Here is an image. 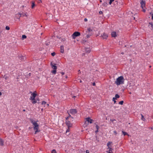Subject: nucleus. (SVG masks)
<instances>
[{
  "label": "nucleus",
  "instance_id": "1",
  "mask_svg": "<svg viewBox=\"0 0 153 153\" xmlns=\"http://www.w3.org/2000/svg\"><path fill=\"white\" fill-rule=\"evenodd\" d=\"M124 79L123 76H121L117 79L116 81H115V83L117 85H118L124 84Z\"/></svg>",
  "mask_w": 153,
  "mask_h": 153
},
{
  "label": "nucleus",
  "instance_id": "2",
  "mask_svg": "<svg viewBox=\"0 0 153 153\" xmlns=\"http://www.w3.org/2000/svg\"><path fill=\"white\" fill-rule=\"evenodd\" d=\"M37 95V94L34 93H33L31 95L30 97V100L33 101L32 103L34 104L36 102V101L35 100V98Z\"/></svg>",
  "mask_w": 153,
  "mask_h": 153
},
{
  "label": "nucleus",
  "instance_id": "3",
  "mask_svg": "<svg viewBox=\"0 0 153 153\" xmlns=\"http://www.w3.org/2000/svg\"><path fill=\"white\" fill-rule=\"evenodd\" d=\"M80 35V32L76 31L72 34V37L73 39H75L76 37L79 36Z\"/></svg>",
  "mask_w": 153,
  "mask_h": 153
},
{
  "label": "nucleus",
  "instance_id": "4",
  "mask_svg": "<svg viewBox=\"0 0 153 153\" xmlns=\"http://www.w3.org/2000/svg\"><path fill=\"white\" fill-rule=\"evenodd\" d=\"M65 124L67 126L68 128H71L72 126V124H71L70 122L69 121H66Z\"/></svg>",
  "mask_w": 153,
  "mask_h": 153
},
{
  "label": "nucleus",
  "instance_id": "5",
  "mask_svg": "<svg viewBox=\"0 0 153 153\" xmlns=\"http://www.w3.org/2000/svg\"><path fill=\"white\" fill-rule=\"evenodd\" d=\"M140 3L141 4V7L142 9H143V8H144L145 7L146 5V2L145 1H143V0H141V1L140 2Z\"/></svg>",
  "mask_w": 153,
  "mask_h": 153
},
{
  "label": "nucleus",
  "instance_id": "6",
  "mask_svg": "<svg viewBox=\"0 0 153 153\" xmlns=\"http://www.w3.org/2000/svg\"><path fill=\"white\" fill-rule=\"evenodd\" d=\"M77 112L76 109H71L70 110L69 112L72 114H75Z\"/></svg>",
  "mask_w": 153,
  "mask_h": 153
},
{
  "label": "nucleus",
  "instance_id": "7",
  "mask_svg": "<svg viewBox=\"0 0 153 153\" xmlns=\"http://www.w3.org/2000/svg\"><path fill=\"white\" fill-rule=\"evenodd\" d=\"M39 125L36 126H34L33 128V129L34 130H36L35 132V134H36L37 132H39L40 131L39 130Z\"/></svg>",
  "mask_w": 153,
  "mask_h": 153
},
{
  "label": "nucleus",
  "instance_id": "8",
  "mask_svg": "<svg viewBox=\"0 0 153 153\" xmlns=\"http://www.w3.org/2000/svg\"><path fill=\"white\" fill-rule=\"evenodd\" d=\"M101 36L102 37L103 39H106L108 37V34L105 33H104L103 35H101Z\"/></svg>",
  "mask_w": 153,
  "mask_h": 153
},
{
  "label": "nucleus",
  "instance_id": "9",
  "mask_svg": "<svg viewBox=\"0 0 153 153\" xmlns=\"http://www.w3.org/2000/svg\"><path fill=\"white\" fill-rule=\"evenodd\" d=\"M86 120L88 122L90 123H93V120L92 119H90L89 117H88L86 118Z\"/></svg>",
  "mask_w": 153,
  "mask_h": 153
},
{
  "label": "nucleus",
  "instance_id": "10",
  "mask_svg": "<svg viewBox=\"0 0 153 153\" xmlns=\"http://www.w3.org/2000/svg\"><path fill=\"white\" fill-rule=\"evenodd\" d=\"M111 36L114 37H115L117 36V33L116 32L113 31L111 33Z\"/></svg>",
  "mask_w": 153,
  "mask_h": 153
},
{
  "label": "nucleus",
  "instance_id": "11",
  "mask_svg": "<svg viewBox=\"0 0 153 153\" xmlns=\"http://www.w3.org/2000/svg\"><path fill=\"white\" fill-rule=\"evenodd\" d=\"M60 52L62 53H63L64 52V46L62 45L60 46Z\"/></svg>",
  "mask_w": 153,
  "mask_h": 153
},
{
  "label": "nucleus",
  "instance_id": "12",
  "mask_svg": "<svg viewBox=\"0 0 153 153\" xmlns=\"http://www.w3.org/2000/svg\"><path fill=\"white\" fill-rule=\"evenodd\" d=\"M0 145L3 146L4 145V141L3 140L0 138Z\"/></svg>",
  "mask_w": 153,
  "mask_h": 153
},
{
  "label": "nucleus",
  "instance_id": "13",
  "mask_svg": "<svg viewBox=\"0 0 153 153\" xmlns=\"http://www.w3.org/2000/svg\"><path fill=\"white\" fill-rule=\"evenodd\" d=\"M120 96L118 94H116L115 95V97H113V100H116L117 98H118Z\"/></svg>",
  "mask_w": 153,
  "mask_h": 153
},
{
  "label": "nucleus",
  "instance_id": "14",
  "mask_svg": "<svg viewBox=\"0 0 153 153\" xmlns=\"http://www.w3.org/2000/svg\"><path fill=\"white\" fill-rule=\"evenodd\" d=\"M51 65H52V68L54 70H56L57 67L55 65V64L54 65H53L51 64Z\"/></svg>",
  "mask_w": 153,
  "mask_h": 153
},
{
  "label": "nucleus",
  "instance_id": "15",
  "mask_svg": "<svg viewBox=\"0 0 153 153\" xmlns=\"http://www.w3.org/2000/svg\"><path fill=\"white\" fill-rule=\"evenodd\" d=\"M85 51L86 52L89 53L90 52L91 50L89 48H86L85 49Z\"/></svg>",
  "mask_w": 153,
  "mask_h": 153
},
{
  "label": "nucleus",
  "instance_id": "16",
  "mask_svg": "<svg viewBox=\"0 0 153 153\" xmlns=\"http://www.w3.org/2000/svg\"><path fill=\"white\" fill-rule=\"evenodd\" d=\"M30 122L33 125L34 124L36 123V122L34 121L32 119H30Z\"/></svg>",
  "mask_w": 153,
  "mask_h": 153
},
{
  "label": "nucleus",
  "instance_id": "17",
  "mask_svg": "<svg viewBox=\"0 0 153 153\" xmlns=\"http://www.w3.org/2000/svg\"><path fill=\"white\" fill-rule=\"evenodd\" d=\"M35 6V3L33 2H32L31 8H33Z\"/></svg>",
  "mask_w": 153,
  "mask_h": 153
},
{
  "label": "nucleus",
  "instance_id": "18",
  "mask_svg": "<svg viewBox=\"0 0 153 153\" xmlns=\"http://www.w3.org/2000/svg\"><path fill=\"white\" fill-rule=\"evenodd\" d=\"M109 150H108V153H111L112 152V151L113 150V149H112L111 148H109Z\"/></svg>",
  "mask_w": 153,
  "mask_h": 153
},
{
  "label": "nucleus",
  "instance_id": "19",
  "mask_svg": "<svg viewBox=\"0 0 153 153\" xmlns=\"http://www.w3.org/2000/svg\"><path fill=\"white\" fill-rule=\"evenodd\" d=\"M141 120L143 121H145L146 120V119L143 116L142 114H141Z\"/></svg>",
  "mask_w": 153,
  "mask_h": 153
},
{
  "label": "nucleus",
  "instance_id": "20",
  "mask_svg": "<svg viewBox=\"0 0 153 153\" xmlns=\"http://www.w3.org/2000/svg\"><path fill=\"white\" fill-rule=\"evenodd\" d=\"M122 132L124 136H125L126 135H128V134L127 133V132H126L122 131Z\"/></svg>",
  "mask_w": 153,
  "mask_h": 153
},
{
  "label": "nucleus",
  "instance_id": "21",
  "mask_svg": "<svg viewBox=\"0 0 153 153\" xmlns=\"http://www.w3.org/2000/svg\"><path fill=\"white\" fill-rule=\"evenodd\" d=\"M111 143V142H109L107 143V146L108 147V149H109V148H111L109 146L110 145Z\"/></svg>",
  "mask_w": 153,
  "mask_h": 153
},
{
  "label": "nucleus",
  "instance_id": "22",
  "mask_svg": "<svg viewBox=\"0 0 153 153\" xmlns=\"http://www.w3.org/2000/svg\"><path fill=\"white\" fill-rule=\"evenodd\" d=\"M70 117H71V115L69 113H68V117H66V121H68V119Z\"/></svg>",
  "mask_w": 153,
  "mask_h": 153
},
{
  "label": "nucleus",
  "instance_id": "23",
  "mask_svg": "<svg viewBox=\"0 0 153 153\" xmlns=\"http://www.w3.org/2000/svg\"><path fill=\"white\" fill-rule=\"evenodd\" d=\"M56 70H53L51 72L53 74H55L56 73Z\"/></svg>",
  "mask_w": 153,
  "mask_h": 153
},
{
  "label": "nucleus",
  "instance_id": "24",
  "mask_svg": "<svg viewBox=\"0 0 153 153\" xmlns=\"http://www.w3.org/2000/svg\"><path fill=\"white\" fill-rule=\"evenodd\" d=\"M149 24L151 25V27L153 29V23L150 22Z\"/></svg>",
  "mask_w": 153,
  "mask_h": 153
},
{
  "label": "nucleus",
  "instance_id": "25",
  "mask_svg": "<svg viewBox=\"0 0 153 153\" xmlns=\"http://www.w3.org/2000/svg\"><path fill=\"white\" fill-rule=\"evenodd\" d=\"M46 104V102L44 101H43L42 102V105H45V104Z\"/></svg>",
  "mask_w": 153,
  "mask_h": 153
},
{
  "label": "nucleus",
  "instance_id": "26",
  "mask_svg": "<svg viewBox=\"0 0 153 153\" xmlns=\"http://www.w3.org/2000/svg\"><path fill=\"white\" fill-rule=\"evenodd\" d=\"M123 101H120V102H119V104L121 105H123Z\"/></svg>",
  "mask_w": 153,
  "mask_h": 153
},
{
  "label": "nucleus",
  "instance_id": "27",
  "mask_svg": "<svg viewBox=\"0 0 153 153\" xmlns=\"http://www.w3.org/2000/svg\"><path fill=\"white\" fill-rule=\"evenodd\" d=\"M51 153H56V152L55 149H53L52 150Z\"/></svg>",
  "mask_w": 153,
  "mask_h": 153
},
{
  "label": "nucleus",
  "instance_id": "28",
  "mask_svg": "<svg viewBox=\"0 0 153 153\" xmlns=\"http://www.w3.org/2000/svg\"><path fill=\"white\" fill-rule=\"evenodd\" d=\"M110 0V1L109 2V3L110 4H111L112 3V2L114 1V0Z\"/></svg>",
  "mask_w": 153,
  "mask_h": 153
},
{
  "label": "nucleus",
  "instance_id": "29",
  "mask_svg": "<svg viewBox=\"0 0 153 153\" xmlns=\"http://www.w3.org/2000/svg\"><path fill=\"white\" fill-rule=\"evenodd\" d=\"M27 37V36L26 35H23L22 36V38H23V39H25Z\"/></svg>",
  "mask_w": 153,
  "mask_h": 153
},
{
  "label": "nucleus",
  "instance_id": "30",
  "mask_svg": "<svg viewBox=\"0 0 153 153\" xmlns=\"http://www.w3.org/2000/svg\"><path fill=\"white\" fill-rule=\"evenodd\" d=\"M96 127L97 130H98V129L99 128V127L98 126V125H96Z\"/></svg>",
  "mask_w": 153,
  "mask_h": 153
},
{
  "label": "nucleus",
  "instance_id": "31",
  "mask_svg": "<svg viewBox=\"0 0 153 153\" xmlns=\"http://www.w3.org/2000/svg\"><path fill=\"white\" fill-rule=\"evenodd\" d=\"M22 16H27V15L26 14V13L22 14Z\"/></svg>",
  "mask_w": 153,
  "mask_h": 153
},
{
  "label": "nucleus",
  "instance_id": "32",
  "mask_svg": "<svg viewBox=\"0 0 153 153\" xmlns=\"http://www.w3.org/2000/svg\"><path fill=\"white\" fill-rule=\"evenodd\" d=\"M6 29L7 30H9L10 29V27L8 26H7L6 27Z\"/></svg>",
  "mask_w": 153,
  "mask_h": 153
},
{
  "label": "nucleus",
  "instance_id": "33",
  "mask_svg": "<svg viewBox=\"0 0 153 153\" xmlns=\"http://www.w3.org/2000/svg\"><path fill=\"white\" fill-rule=\"evenodd\" d=\"M17 15H19V17H20L22 16V14L21 13H18L17 14Z\"/></svg>",
  "mask_w": 153,
  "mask_h": 153
},
{
  "label": "nucleus",
  "instance_id": "34",
  "mask_svg": "<svg viewBox=\"0 0 153 153\" xmlns=\"http://www.w3.org/2000/svg\"><path fill=\"white\" fill-rule=\"evenodd\" d=\"M87 30H88V31L89 32L92 31V30H91V29L90 28H88L87 29Z\"/></svg>",
  "mask_w": 153,
  "mask_h": 153
},
{
  "label": "nucleus",
  "instance_id": "35",
  "mask_svg": "<svg viewBox=\"0 0 153 153\" xmlns=\"http://www.w3.org/2000/svg\"><path fill=\"white\" fill-rule=\"evenodd\" d=\"M51 54L52 56H54L56 55V53L55 52H53Z\"/></svg>",
  "mask_w": 153,
  "mask_h": 153
},
{
  "label": "nucleus",
  "instance_id": "36",
  "mask_svg": "<svg viewBox=\"0 0 153 153\" xmlns=\"http://www.w3.org/2000/svg\"><path fill=\"white\" fill-rule=\"evenodd\" d=\"M38 125H39L38 124L36 123H35V124L34 123V124H33V125L34 126H37Z\"/></svg>",
  "mask_w": 153,
  "mask_h": 153
},
{
  "label": "nucleus",
  "instance_id": "37",
  "mask_svg": "<svg viewBox=\"0 0 153 153\" xmlns=\"http://www.w3.org/2000/svg\"><path fill=\"white\" fill-rule=\"evenodd\" d=\"M91 35H89V34H88V35H87V36H86V37L87 38H89L90 37V36Z\"/></svg>",
  "mask_w": 153,
  "mask_h": 153
},
{
  "label": "nucleus",
  "instance_id": "38",
  "mask_svg": "<svg viewBox=\"0 0 153 153\" xmlns=\"http://www.w3.org/2000/svg\"><path fill=\"white\" fill-rule=\"evenodd\" d=\"M70 131V128H68V129H67L66 131V133H67L68 132H69Z\"/></svg>",
  "mask_w": 153,
  "mask_h": 153
},
{
  "label": "nucleus",
  "instance_id": "39",
  "mask_svg": "<svg viewBox=\"0 0 153 153\" xmlns=\"http://www.w3.org/2000/svg\"><path fill=\"white\" fill-rule=\"evenodd\" d=\"M20 58V59H24V57L23 56H21Z\"/></svg>",
  "mask_w": 153,
  "mask_h": 153
},
{
  "label": "nucleus",
  "instance_id": "40",
  "mask_svg": "<svg viewBox=\"0 0 153 153\" xmlns=\"http://www.w3.org/2000/svg\"><path fill=\"white\" fill-rule=\"evenodd\" d=\"M86 153H89V151L88 150H87L86 151Z\"/></svg>",
  "mask_w": 153,
  "mask_h": 153
},
{
  "label": "nucleus",
  "instance_id": "41",
  "mask_svg": "<svg viewBox=\"0 0 153 153\" xmlns=\"http://www.w3.org/2000/svg\"><path fill=\"white\" fill-rule=\"evenodd\" d=\"M143 12H146V10H145V9H144V8H143Z\"/></svg>",
  "mask_w": 153,
  "mask_h": 153
},
{
  "label": "nucleus",
  "instance_id": "42",
  "mask_svg": "<svg viewBox=\"0 0 153 153\" xmlns=\"http://www.w3.org/2000/svg\"><path fill=\"white\" fill-rule=\"evenodd\" d=\"M87 21H88V19H86V18H85V19H84V21H85V22H87Z\"/></svg>",
  "mask_w": 153,
  "mask_h": 153
},
{
  "label": "nucleus",
  "instance_id": "43",
  "mask_svg": "<svg viewBox=\"0 0 153 153\" xmlns=\"http://www.w3.org/2000/svg\"><path fill=\"white\" fill-rule=\"evenodd\" d=\"M114 133L115 134H117V131H114Z\"/></svg>",
  "mask_w": 153,
  "mask_h": 153
},
{
  "label": "nucleus",
  "instance_id": "44",
  "mask_svg": "<svg viewBox=\"0 0 153 153\" xmlns=\"http://www.w3.org/2000/svg\"><path fill=\"white\" fill-rule=\"evenodd\" d=\"M98 130H97L95 131V133H97V132H98Z\"/></svg>",
  "mask_w": 153,
  "mask_h": 153
},
{
  "label": "nucleus",
  "instance_id": "45",
  "mask_svg": "<svg viewBox=\"0 0 153 153\" xmlns=\"http://www.w3.org/2000/svg\"><path fill=\"white\" fill-rule=\"evenodd\" d=\"M93 86H95V83H94V82L93 83Z\"/></svg>",
  "mask_w": 153,
  "mask_h": 153
},
{
  "label": "nucleus",
  "instance_id": "46",
  "mask_svg": "<svg viewBox=\"0 0 153 153\" xmlns=\"http://www.w3.org/2000/svg\"><path fill=\"white\" fill-rule=\"evenodd\" d=\"M113 101H114V103H115L116 101L115 100H113Z\"/></svg>",
  "mask_w": 153,
  "mask_h": 153
},
{
  "label": "nucleus",
  "instance_id": "47",
  "mask_svg": "<svg viewBox=\"0 0 153 153\" xmlns=\"http://www.w3.org/2000/svg\"><path fill=\"white\" fill-rule=\"evenodd\" d=\"M102 13V11H100V12H99V13H100V14H101Z\"/></svg>",
  "mask_w": 153,
  "mask_h": 153
},
{
  "label": "nucleus",
  "instance_id": "48",
  "mask_svg": "<svg viewBox=\"0 0 153 153\" xmlns=\"http://www.w3.org/2000/svg\"><path fill=\"white\" fill-rule=\"evenodd\" d=\"M152 19L153 20V14L152 15Z\"/></svg>",
  "mask_w": 153,
  "mask_h": 153
},
{
  "label": "nucleus",
  "instance_id": "49",
  "mask_svg": "<svg viewBox=\"0 0 153 153\" xmlns=\"http://www.w3.org/2000/svg\"><path fill=\"white\" fill-rule=\"evenodd\" d=\"M61 74L62 75H63L64 74V72H62L61 73Z\"/></svg>",
  "mask_w": 153,
  "mask_h": 153
},
{
  "label": "nucleus",
  "instance_id": "50",
  "mask_svg": "<svg viewBox=\"0 0 153 153\" xmlns=\"http://www.w3.org/2000/svg\"><path fill=\"white\" fill-rule=\"evenodd\" d=\"M121 54H122V55H123V54H124V52H122V53H121Z\"/></svg>",
  "mask_w": 153,
  "mask_h": 153
},
{
  "label": "nucleus",
  "instance_id": "51",
  "mask_svg": "<svg viewBox=\"0 0 153 153\" xmlns=\"http://www.w3.org/2000/svg\"><path fill=\"white\" fill-rule=\"evenodd\" d=\"M75 97H76V96H73V98H75Z\"/></svg>",
  "mask_w": 153,
  "mask_h": 153
},
{
  "label": "nucleus",
  "instance_id": "52",
  "mask_svg": "<svg viewBox=\"0 0 153 153\" xmlns=\"http://www.w3.org/2000/svg\"><path fill=\"white\" fill-rule=\"evenodd\" d=\"M2 94L1 92L0 91V96H1Z\"/></svg>",
  "mask_w": 153,
  "mask_h": 153
},
{
  "label": "nucleus",
  "instance_id": "53",
  "mask_svg": "<svg viewBox=\"0 0 153 153\" xmlns=\"http://www.w3.org/2000/svg\"><path fill=\"white\" fill-rule=\"evenodd\" d=\"M23 111H25V109H23Z\"/></svg>",
  "mask_w": 153,
  "mask_h": 153
},
{
  "label": "nucleus",
  "instance_id": "54",
  "mask_svg": "<svg viewBox=\"0 0 153 153\" xmlns=\"http://www.w3.org/2000/svg\"><path fill=\"white\" fill-rule=\"evenodd\" d=\"M47 106H48L49 104H47Z\"/></svg>",
  "mask_w": 153,
  "mask_h": 153
},
{
  "label": "nucleus",
  "instance_id": "55",
  "mask_svg": "<svg viewBox=\"0 0 153 153\" xmlns=\"http://www.w3.org/2000/svg\"><path fill=\"white\" fill-rule=\"evenodd\" d=\"M22 6V7H25V6H24V5H23V6Z\"/></svg>",
  "mask_w": 153,
  "mask_h": 153
},
{
  "label": "nucleus",
  "instance_id": "56",
  "mask_svg": "<svg viewBox=\"0 0 153 153\" xmlns=\"http://www.w3.org/2000/svg\"><path fill=\"white\" fill-rule=\"evenodd\" d=\"M80 82H81H81H82V81L80 80Z\"/></svg>",
  "mask_w": 153,
  "mask_h": 153
},
{
  "label": "nucleus",
  "instance_id": "57",
  "mask_svg": "<svg viewBox=\"0 0 153 153\" xmlns=\"http://www.w3.org/2000/svg\"><path fill=\"white\" fill-rule=\"evenodd\" d=\"M105 4L106 5L107 4V3H105Z\"/></svg>",
  "mask_w": 153,
  "mask_h": 153
},
{
  "label": "nucleus",
  "instance_id": "58",
  "mask_svg": "<svg viewBox=\"0 0 153 153\" xmlns=\"http://www.w3.org/2000/svg\"><path fill=\"white\" fill-rule=\"evenodd\" d=\"M149 68H151V66H149Z\"/></svg>",
  "mask_w": 153,
  "mask_h": 153
},
{
  "label": "nucleus",
  "instance_id": "59",
  "mask_svg": "<svg viewBox=\"0 0 153 153\" xmlns=\"http://www.w3.org/2000/svg\"><path fill=\"white\" fill-rule=\"evenodd\" d=\"M152 152H153V150H152Z\"/></svg>",
  "mask_w": 153,
  "mask_h": 153
}]
</instances>
